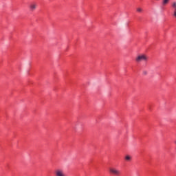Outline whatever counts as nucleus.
<instances>
[{"instance_id": "39448f33", "label": "nucleus", "mask_w": 176, "mask_h": 176, "mask_svg": "<svg viewBox=\"0 0 176 176\" xmlns=\"http://www.w3.org/2000/svg\"><path fill=\"white\" fill-rule=\"evenodd\" d=\"M173 10H176V1H173L171 3Z\"/></svg>"}, {"instance_id": "20e7f679", "label": "nucleus", "mask_w": 176, "mask_h": 176, "mask_svg": "<svg viewBox=\"0 0 176 176\" xmlns=\"http://www.w3.org/2000/svg\"><path fill=\"white\" fill-rule=\"evenodd\" d=\"M38 5H36V3H32L30 5L29 8L31 10V12H34V10H35L37 8Z\"/></svg>"}, {"instance_id": "6e6552de", "label": "nucleus", "mask_w": 176, "mask_h": 176, "mask_svg": "<svg viewBox=\"0 0 176 176\" xmlns=\"http://www.w3.org/2000/svg\"><path fill=\"white\" fill-rule=\"evenodd\" d=\"M137 12H138L139 13H141V12H142V8H137Z\"/></svg>"}, {"instance_id": "9d476101", "label": "nucleus", "mask_w": 176, "mask_h": 176, "mask_svg": "<svg viewBox=\"0 0 176 176\" xmlns=\"http://www.w3.org/2000/svg\"><path fill=\"white\" fill-rule=\"evenodd\" d=\"M143 75H148V72L144 71L143 72Z\"/></svg>"}, {"instance_id": "7ed1b4c3", "label": "nucleus", "mask_w": 176, "mask_h": 176, "mask_svg": "<svg viewBox=\"0 0 176 176\" xmlns=\"http://www.w3.org/2000/svg\"><path fill=\"white\" fill-rule=\"evenodd\" d=\"M55 176H66L63 169H56L55 170Z\"/></svg>"}, {"instance_id": "f03ea898", "label": "nucleus", "mask_w": 176, "mask_h": 176, "mask_svg": "<svg viewBox=\"0 0 176 176\" xmlns=\"http://www.w3.org/2000/svg\"><path fill=\"white\" fill-rule=\"evenodd\" d=\"M109 173L111 174H113V175H116V176L120 175V170H119L116 168H110Z\"/></svg>"}, {"instance_id": "0eeeda50", "label": "nucleus", "mask_w": 176, "mask_h": 176, "mask_svg": "<svg viewBox=\"0 0 176 176\" xmlns=\"http://www.w3.org/2000/svg\"><path fill=\"white\" fill-rule=\"evenodd\" d=\"M170 2V0H162V5H167Z\"/></svg>"}, {"instance_id": "f257e3e1", "label": "nucleus", "mask_w": 176, "mask_h": 176, "mask_svg": "<svg viewBox=\"0 0 176 176\" xmlns=\"http://www.w3.org/2000/svg\"><path fill=\"white\" fill-rule=\"evenodd\" d=\"M147 60L148 56H146L145 54L138 55L135 58V61H137V63H141V61H146Z\"/></svg>"}, {"instance_id": "423d86ee", "label": "nucleus", "mask_w": 176, "mask_h": 176, "mask_svg": "<svg viewBox=\"0 0 176 176\" xmlns=\"http://www.w3.org/2000/svg\"><path fill=\"white\" fill-rule=\"evenodd\" d=\"M125 160H126V162H131V156H130V155H126V156H125Z\"/></svg>"}, {"instance_id": "1a4fd4ad", "label": "nucleus", "mask_w": 176, "mask_h": 176, "mask_svg": "<svg viewBox=\"0 0 176 176\" xmlns=\"http://www.w3.org/2000/svg\"><path fill=\"white\" fill-rule=\"evenodd\" d=\"M173 16L176 18V10H173Z\"/></svg>"}]
</instances>
